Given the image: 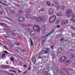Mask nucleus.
Listing matches in <instances>:
<instances>
[{"label":"nucleus","mask_w":75,"mask_h":75,"mask_svg":"<svg viewBox=\"0 0 75 75\" xmlns=\"http://www.w3.org/2000/svg\"><path fill=\"white\" fill-rule=\"evenodd\" d=\"M18 72H19V73H21V72H22V71H21L20 70L18 71Z\"/></svg>","instance_id":"53"},{"label":"nucleus","mask_w":75,"mask_h":75,"mask_svg":"<svg viewBox=\"0 0 75 75\" xmlns=\"http://www.w3.org/2000/svg\"><path fill=\"white\" fill-rule=\"evenodd\" d=\"M18 20L20 21H24V18L23 17H20L18 18Z\"/></svg>","instance_id":"10"},{"label":"nucleus","mask_w":75,"mask_h":75,"mask_svg":"<svg viewBox=\"0 0 75 75\" xmlns=\"http://www.w3.org/2000/svg\"><path fill=\"white\" fill-rule=\"evenodd\" d=\"M33 28L34 30L36 31L38 33L40 32V29L39 28L38 26H34L33 27Z\"/></svg>","instance_id":"4"},{"label":"nucleus","mask_w":75,"mask_h":75,"mask_svg":"<svg viewBox=\"0 0 75 75\" xmlns=\"http://www.w3.org/2000/svg\"><path fill=\"white\" fill-rule=\"evenodd\" d=\"M30 33L32 36H35V32L33 30H31L30 31Z\"/></svg>","instance_id":"7"},{"label":"nucleus","mask_w":75,"mask_h":75,"mask_svg":"<svg viewBox=\"0 0 75 75\" xmlns=\"http://www.w3.org/2000/svg\"><path fill=\"white\" fill-rule=\"evenodd\" d=\"M8 36H5L4 37V38H8Z\"/></svg>","instance_id":"52"},{"label":"nucleus","mask_w":75,"mask_h":75,"mask_svg":"<svg viewBox=\"0 0 75 75\" xmlns=\"http://www.w3.org/2000/svg\"><path fill=\"white\" fill-rule=\"evenodd\" d=\"M4 53H5V54H8V53L6 51V50H5L4 51Z\"/></svg>","instance_id":"37"},{"label":"nucleus","mask_w":75,"mask_h":75,"mask_svg":"<svg viewBox=\"0 0 75 75\" xmlns=\"http://www.w3.org/2000/svg\"><path fill=\"white\" fill-rule=\"evenodd\" d=\"M1 7H2V6H1V5H0V8H1Z\"/></svg>","instance_id":"63"},{"label":"nucleus","mask_w":75,"mask_h":75,"mask_svg":"<svg viewBox=\"0 0 75 75\" xmlns=\"http://www.w3.org/2000/svg\"><path fill=\"white\" fill-rule=\"evenodd\" d=\"M22 26L23 27H27V25H25L23 24Z\"/></svg>","instance_id":"38"},{"label":"nucleus","mask_w":75,"mask_h":75,"mask_svg":"<svg viewBox=\"0 0 75 75\" xmlns=\"http://www.w3.org/2000/svg\"><path fill=\"white\" fill-rule=\"evenodd\" d=\"M50 34H51V33H49L47 35L48 36L50 35Z\"/></svg>","instance_id":"51"},{"label":"nucleus","mask_w":75,"mask_h":75,"mask_svg":"<svg viewBox=\"0 0 75 75\" xmlns=\"http://www.w3.org/2000/svg\"><path fill=\"white\" fill-rule=\"evenodd\" d=\"M64 39L63 38H62L60 40L61 41H64Z\"/></svg>","instance_id":"48"},{"label":"nucleus","mask_w":75,"mask_h":75,"mask_svg":"<svg viewBox=\"0 0 75 75\" xmlns=\"http://www.w3.org/2000/svg\"><path fill=\"white\" fill-rule=\"evenodd\" d=\"M4 48H5V49H6V50H8V49H7V48H6V47L5 46H4Z\"/></svg>","instance_id":"54"},{"label":"nucleus","mask_w":75,"mask_h":75,"mask_svg":"<svg viewBox=\"0 0 75 75\" xmlns=\"http://www.w3.org/2000/svg\"><path fill=\"white\" fill-rule=\"evenodd\" d=\"M71 70H72V69H70L69 68H68L67 69V70H66V71H67V72H68V73H69V72H70L71 71Z\"/></svg>","instance_id":"21"},{"label":"nucleus","mask_w":75,"mask_h":75,"mask_svg":"<svg viewBox=\"0 0 75 75\" xmlns=\"http://www.w3.org/2000/svg\"><path fill=\"white\" fill-rule=\"evenodd\" d=\"M72 62L73 64H75V59H74L73 60H72Z\"/></svg>","instance_id":"40"},{"label":"nucleus","mask_w":75,"mask_h":75,"mask_svg":"<svg viewBox=\"0 0 75 75\" xmlns=\"http://www.w3.org/2000/svg\"><path fill=\"white\" fill-rule=\"evenodd\" d=\"M56 15L58 17H59L62 15V13L61 12H59V13H57Z\"/></svg>","instance_id":"16"},{"label":"nucleus","mask_w":75,"mask_h":75,"mask_svg":"<svg viewBox=\"0 0 75 75\" xmlns=\"http://www.w3.org/2000/svg\"><path fill=\"white\" fill-rule=\"evenodd\" d=\"M38 10L39 11V12H41V11H44L45 9L43 7H38Z\"/></svg>","instance_id":"5"},{"label":"nucleus","mask_w":75,"mask_h":75,"mask_svg":"<svg viewBox=\"0 0 75 75\" xmlns=\"http://www.w3.org/2000/svg\"><path fill=\"white\" fill-rule=\"evenodd\" d=\"M43 51L44 52H43V54H48V53L49 52V49L45 48V50H43Z\"/></svg>","instance_id":"6"},{"label":"nucleus","mask_w":75,"mask_h":75,"mask_svg":"<svg viewBox=\"0 0 75 75\" xmlns=\"http://www.w3.org/2000/svg\"><path fill=\"white\" fill-rule=\"evenodd\" d=\"M1 24L2 26H3L4 27H7V25L4 23H1Z\"/></svg>","instance_id":"18"},{"label":"nucleus","mask_w":75,"mask_h":75,"mask_svg":"<svg viewBox=\"0 0 75 75\" xmlns=\"http://www.w3.org/2000/svg\"><path fill=\"white\" fill-rule=\"evenodd\" d=\"M26 17V18H30L31 17V15L30 14H27L25 15Z\"/></svg>","instance_id":"15"},{"label":"nucleus","mask_w":75,"mask_h":75,"mask_svg":"<svg viewBox=\"0 0 75 75\" xmlns=\"http://www.w3.org/2000/svg\"><path fill=\"white\" fill-rule=\"evenodd\" d=\"M54 2L57 4H58V2L56 0L54 1Z\"/></svg>","instance_id":"28"},{"label":"nucleus","mask_w":75,"mask_h":75,"mask_svg":"<svg viewBox=\"0 0 75 75\" xmlns=\"http://www.w3.org/2000/svg\"><path fill=\"white\" fill-rule=\"evenodd\" d=\"M52 55L53 57H55V54H53Z\"/></svg>","instance_id":"57"},{"label":"nucleus","mask_w":75,"mask_h":75,"mask_svg":"<svg viewBox=\"0 0 75 75\" xmlns=\"http://www.w3.org/2000/svg\"><path fill=\"white\" fill-rule=\"evenodd\" d=\"M46 4L47 6L48 7H50V6H51V4H50V2H46Z\"/></svg>","instance_id":"17"},{"label":"nucleus","mask_w":75,"mask_h":75,"mask_svg":"<svg viewBox=\"0 0 75 75\" xmlns=\"http://www.w3.org/2000/svg\"><path fill=\"white\" fill-rule=\"evenodd\" d=\"M36 22H40L42 21L41 18H36Z\"/></svg>","instance_id":"9"},{"label":"nucleus","mask_w":75,"mask_h":75,"mask_svg":"<svg viewBox=\"0 0 75 75\" xmlns=\"http://www.w3.org/2000/svg\"><path fill=\"white\" fill-rule=\"evenodd\" d=\"M6 54H5L4 53L2 54V58L3 59L4 58H6Z\"/></svg>","instance_id":"19"},{"label":"nucleus","mask_w":75,"mask_h":75,"mask_svg":"<svg viewBox=\"0 0 75 75\" xmlns=\"http://www.w3.org/2000/svg\"><path fill=\"white\" fill-rule=\"evenodd\" d=\"M18 66H21V65H22V63H21V62H19L18 64Z\"/></svg>","instance_id":"25"},{"label":"nucleus","mask_w":75,"mask_h":75,"mask_svg":"<svg viewBox=\"0 0 75 75\" xmlns=\"http://www.w3.org/2000/svg\"><path fill=\"white\" fill-rule=\"evenodd\" d=\"M74 50L73 49H70V51H73Z\"/></svg>","instance_id":"56"},{"label":"nucleus","mask_w":75,"mask_h":75,"mask_svg":"<svg viewBox=\"0 0 75 75\" xmlns=\"http://www.w3.org/2000/svg\"><path fill=\"white\" fill-rule=\"evenodd\" d=\"M59 21L58 22H56V23H57V24H58L59 23Z\"/></svg>","instance_id":"60"},{"label":"nucleus","mask_w":75,"mask_h":75,"mask_svg":"<svg viewBox=\"0 0 75 75\" xmlns=\"http://www.w3.org/2000/svg\"><path fill=\"white\" fill-rule=\"evenodd\" d=\"M70 28L73 30H75V27L74 26H70Z\"/></svg>","instance_id":"30"},{"label":"nucleus","mask_w":75,"mask_h":75,"mask_svg":"<svg viewBox=\"0 0 75 75\" xmlns=\"http://www.w3.org/2000/svg\"><path fill=\"white\" fill-rule=\"evenodd\" d=\"M54 31H55L54 29H53V30H52L50 32V34L53 33L54 32Z\"/></svg>","instance_id":"41"},{"label":"nucleus","mask_w":75,"mask_h":75,"mask_svg":"<svg viewBox=\"0 0 75 75\" xmlns=\"http://www.w3.org/2000/svg\"><path fill=\"white\" fill-rule=\"evenodd\" d=\"M12 35H13V36H16V34H15V33H12Z\"/></svg>","instance_id":"46"},{"label":"nucleus","mask_w":75,"mask_h":75,"mask_svg":"<svg viewBox=\"0 0 75 75\" xmlns=\"http://www.w3.org/2000/svg\"><path fill=\"white\" fill-rule=\"evenodd\" d=\"M16 45H18V46H20V44L17 42H15V43Z\"/></svg>","instance_id":"31"},{"label":"nucleus","mask_w":75,"mask_h":75,"mask_svg":"<svg viewBox=\"0 0 75 75\" xmlns=\"http://www.w3.org/2000/svg\"><path fill=\"white\" fill-rule=\"evenodd\" d=\"M8 67V65H5L4 66V68H7Z\"/></svg>","instance_id":"35"},{"label":"nucleus","mask_w":75,"mask_h":75,"mask_svg":"<svg viewBox=\"0 0 75 75\" xmlns=\"http://www.w3.org/2000/svg\"><path fill=\"white\" fill-rule=\"evenodd\" d=\"M16 13V12L15 11H12V14H15Z\"/></svg>","instance_id":"36"},{"label":"nucleus","mask_w":75,"mask_h":75,"mask_svg":"<svg viewBox=\"0 0 75 75\" xmlns=\"http://www.w3.org/2000/svg\"><path fill=\"white\" fill-rule=\"evenodd\" d=\"M45 26H42L41 28V30L42 31H45Z\"/></svg>","instance_id":"12"},{"label":"nucleus","mask_w":75,"mask_h":75,"mask_svg":"<svg viewBox=\"0 0 75 75\" xmlns=\"http://www.w3.org/2000/svg\"><path fill=\"white\" fill-rule=\"evenodd\" d=\"M56 27H57L58 28H60V26L59 25H58L57 26H56Z\"/></svg>","instance_id":"55"},{"label":"nucleus","mask_w":75,"mask_h":75,"mask_svg":"<svg viewBox=\"0 0 75 75\" xmlns=\"http://www.w3.org/2000/svg\"><path fill=\"white\" fill-rule=\"evenodd\" d=\"M4 6H7V4H4Z\"/></svg>","instance_id":"64"},{"label":"nucleus","mask_w":75,"mask_h":75,"mask_svg":"<svg viewBox=\"0 0 75 75\" xmlns=\"http://www.w3.org/2000/svg\"><path fill=\"white\" fill-rule=\"evenodd\" d=\"M55 7L56 8H57V9H58V10H59V6L58 5H55Z\"/></svg>","instance_id":"23"},{"label":"nucleus","mask_w":75,"mask_h":75,"mask_svg":"<svg viewBox=\"0 0 75 75\" xmlns=\"http://www.w3.org/2000/svg\"><path fill=\"white\" fill-rule=\"evenodd\" d=\"M55 4H53L52 5V6H54Z\"/></svg>","instance_id":"61"},{"label":"nucleus","mask_w":75,"mask_h":75,"mask_svg":"<svg viewBox=\"0 0 75 75\" xmlns=\"http://www.w3.org/2000/svg\"><path fill=\"white\" fill-rule=\"evenodd\" d=\"M68 23V21L66 20H64L62 21V24H64L65 25H66V24H67Z\"/></svg>","instance_id":"11"},{"label":"nucleus","mask_w":75,"mask_h":75,"mask_svg":"<svg viewBox=\"0 0 75 75\" xmlns=\"http://www.w3.org/2000/svg\"><path fill=\"white\" fill-rule=\"evenodd\" d=\"M41 19L42 21H44L46 20V18L45 17H42L41 18Z\"/></svg>","instance_id":"22"},{"label":"nucleus","mask_w":75,"mask_h":75,"mask_svg":"<svg viewBox=\"0 0 75 75\" xmlns=\"http://www.w3.org/2000/svg\"><path fill=\"white\" fill-rule=\"evenodd\" d=\"M42 57L41 56H39L38 57V59H41L42 58Z\"/></svg>","instance_id":"50"},{"label":"nucleus","mask_w":75,"mask_h":75,"mask_svg":"<svg viewBox=\"0 0 75 75\" xmlns=\"http://www.w3.org/2000/svg\"><path fill=\"white\" fill-rule=\"evenodd\" d=\"M61 9L62 10H64V9H65V7L64 6H62L61 7Z\"/></svg>","instance_id":"42"},{"label":"nucleus","mask_w":75,"mask_h":75,"mask_svg":"<svg viewBox=\"0 0 75 75\" xmlns=\"http://www.w3.org/2000/svg\"><path fill=\"white\" fill-rule=\"evenodd\" d=\"M27 72V70H26L25 72H24V73H26Z\"/></svg>","instance_id":"58"},{"label":"nucleus","mask_w":75,"mask_h":75,"mask_svg":"<svg viewBox=\"0 0 75 75\" xmlns=\"http://www.w3.org/2000/svg\"><path fill=\"white\" fill-rule=\"evenodd\" d=\"M70 56L71 59H73L74 58H75V55L74 54L70 55Z\"/></svg>","instance_id":"14"},{"label":"nucleus","mask_w":75,"mask_h":75,"mask_svg":"<svg viewBox=\"0 0 75 75\" xmlns=\"http://www.w3.org/2000/svg\"><path fill=\"white\" fill-rule=\"evenodd\" d=\"M27 12L28 13H30V10H28L27 11Z\"/></svg>","instance_id":"49"},{"label":"nucleus","mask_w":75,"mask_h":75,"mask_svg":"<svg viewBox=\"0 0 75 75\" xmlns=\"http://www.w3.org/2000/svg\"><path fill=\"white\" fill-rule=\"evenodd\" d=\"M11 72H13V74H16V71L15 70H12Z\"/></svg>","instance_id":"32"},{"label":"nucleus","mask_w":75,"mask_h":75,"mask_svg":"<svg viewBox=\"0 0 75 75\" xmlns=\"http://www.w3.org/2000/svg\"><path fill=\"white\" fill-rule=\"evenodd\" d=\"M59 20H61V18H59L58 19V21H59Z\"/></svg>","instance_id":"59"},{"label":"nucleus","mask_w":75,"mask_h":75,"mask_svg":"<svg viewBox=\"0 0 75 75\" xmlns=\"http://www.w3.org/2000/svg\"><path fill=\"white\" fill-rule=\"evenodd\" d=\"M30 43L31 45V46L33 47V41L31 40V39H30Z\"/></svg>","instance_id":"26"},{"label":"nucleus","mask_w":75,"mask_h":75,"mask_svg":"<svg viewBox=\"0 0 75 75\" xmlns=\"http://www.w3.org/2000/svg\"><path fill=\"white\" fill-rule=\"evenodd\" d=\"M49 13L50 14H52L53 13V10L52 8H50L48 10Z\"/></svg>","instance_id":"8"},{"label":"nucleus","mask_w":75,"mask_h":75,"mask_svg":"<svg viewBox=\"0 0 75 75\" xmlns=\"http://www.w3.org/2000/svg\"><path fill=\"white\" fill-rule=\"evenodd\" d=\"M70 63V62L69 61V60H68L66 61L65 63V65H69V64Z\"/></svg>","instance_id":"20"},{"label":"nucleus","mask_w":75,"mask_h":75,"mask_svg":"<svg viewBox=\"0 0 75 75\" xmlns=\"http://www.w3.org/2000/svg\"><path fill=\"white\" fill-rule=\"evenodd\" d=\"M30 4H33V3L32 2H30Z\"/></svg>","instance_id":"62"},{"label":"nucleus","mask_w":75,"mask_h":75,"mask_svg":"<svg viewBox=\"0 0 75 75\" xmlns=\"http://www.w3.org/2000/svg\"><path fill=\"white\" fill-rule=\"evenodd\" d=\"M57 18H56V16L55 15H52V17L49 19V21L51 23H54L55 20H56Z\"/></svg>","instance_id":"1"},{"label":"nucleus","mask_w":75,"mask_h":75,"mask_svg":"<svg viewBox=\"0 0 75 75\" xmlns=\"http://www.w3.org/2000/svg\"><path fill=\"white\" fill-rule=\"evenodd\" d=\"M10 60L12 62H13V61H14V60L13 59V58H11L10 59Z\"/></svg>","instance_id":"44"},{"label":"nucleus","mask_w":75,"mask_h":75,"mask_svg":"<svg viewBox=\"0 0 75 75\" xmlns=\"http://www.w3.org/2000/svg\"><path fill=\"white\" fill-rule=\"evenodd\" d=\"M71 17H75V15L74 14V13H72L71 15Z\"/></svg>","instance_id":"27"},{"label":"nucleus","mask_w":75,"mask_h":75,"mask_svg":"<svg viewBox=\"0 0 75 75\" xmlns=\"http://www.w3.org/2000/svg\"><path fill=\"white\" fill-rule=\"evenodd\" d=\"M19 13H23V11L21 10L19 11Z\"/></svg>","instance_id":"43"},{"label":"nucleus","mask_w":75,"mask_h":75,"mask_svg":"<svg viewBox=\"0 0 75 75\" xmlns=\"http://www.w3.org/2000/svg\"><path fill=\"white\" fill-rule=\"evenodd\" d=\"M44 74H45V75H47V74H48V72H47L46 71H45L44 72Z\"/></svg>","instance_id":"45"},{"label":"nucleus","mask_w":75,"mask_h":75,"mask_svg":"<svg viewBox=\"0 0 75 75\" xmlns=\"http://www.w3.org/2000/svg\"><path fill=\"white\" fill-rule=\"evenodd\" d=\"M61 37V35H58L57 36V38H59V37Z\"/></svg>","instance_id":"47"},{"label":"nucleus","mask_w":75,"mask_h":75,"mask_svg":"<svg viewBox=\"0 0 75 75\" xmlns=\"http://www.w3.org/2000/svg\"><path fill=\"white\" fill-rule=\"evenodd\" d=\"M23 67L24 68H27V65L25 64L24 65Z\"/></svg>","instance_id":"39"},{"label":"nucleus","mask_w":75,"mask_h":75,"mask_svg":"<svg viewBox=\"0 0 75 75\" xmlns=\"http://www.w3.org/2000/svg\"><path fill=\"white\" fill-rule=\"evenodd\" d=\"M32 61L34 62H36V59L35 58H33L32 59Z\"/></svg>","instance_id":"24"},{"label":"nucleus","mask_w":75,"mask_h":75,"mask_svg":"<svg viewBox=\"0 0 75 75\" xmlns=\"http://www.w3.org/2000/svg\"><path fill=\"white\" fill-rule=\"evenodd\" d=\"M72 12V10L69 9L67 11L66 13V15L67 17H69L70 16V14Z\"/></svg>","instance_id":"2"},{"label":"nucleus","mask_w":75,"mask_h":75,"mask_svg":"<svg viewBox=\"0 0 75 75\" xmlns=\"http://www.w3.org/2000/svg\"><path fill=\"white\" fill-rule=\"evenodd\" d=\"M58 51L59 52H61V51H62V49L61 48H59L58 50Z\"/></svg>","instance_id":"33"},{"label":"nucleus","mask_w":75,"mask_h":75,"mask_svg":"<svg viewBox=\"0 0 75 75\" xmlns=\"http://www.w3.org/2000/svg\"><path fill=\"white\" fill-rule=\"evenodd\" d=\"M4 65H0V68H4Z\"/></svg>","instance_id":"34"},{"label":"nucleus","mask_w":75,"mask_h":75,"mask_svg":"<svg viewBox=\"0 0 75 75\" xmlns=\"http://www.w3.org/2000/svg\"><path fill=\"white\" fill-rule=\"evenodd\" d=\"M36 18H35V17L34 16H33L32 17H31V19H32V20H35H35H36Z\"/></svg>","instance_id":"29"},{"label":"nucleus","mask_w":75,"mask_h":75,"mask_svg":"<svg viewBox=\"0 0 75 75\" xmlns=\"http://www.w3.org/2000/svg\"><path fill=\"white\" fill-rule=\"evenodd\" d=\"M48 36L47 35L45 36V37L42 38V42H44L45 41V38H47V37H48Z\"/></svg>","instance_id":"13"},{"label":"nucleus","mask_w":75,"mask_h":75,"mask_svg":"<svg viewBox=\"0 0 75 75\" xmlns=\"http://www.w3.org/2000/svg\"><path fill=\"white\" fill-rule=\"evenodd\" d=\"M67 58L66 57L63 56L62 57L60 60V62H64L65 61L67 60Z\"/></svg>","instance_id":"3"}]
</instances>
